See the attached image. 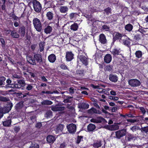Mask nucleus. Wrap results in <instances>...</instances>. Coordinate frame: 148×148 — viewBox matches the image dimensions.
<instances>
[{
    "label": "nucleus",
    "mask_w": 148,
    "mask_h": 148,
    "mask_svg": "<svg viewBox=\"0 0 148 148\" xmlns=\"http://www.w3.org/2000/svg\"><path fill=\"white\" fill-rule=\"evenodd\" d=\"M129 84L132 86L136 87L140 85V82L136 79H131L128 81Z\"/></svg>",
    "instance_id": "obj_3"
},
{
    "label": "nucleus",
    "mask_w": 148,
    "mask_h": 148,
    "mask_svg": "<svg viewBox=\"0 0 148 148\" xmlns=\"http://www.w3.org/2000/svg\"><path fill=\"white\" fill-rule=\"evenodd\" d=\"M11 16L14 20L18 21L19 22L20 18L16 16L14 14H12V16Z\"/></svg>",
    "instance_id": "obj_43"
},
{
    "label": "nucleus",
    "mask_w": 148,
    "mask_h": 148,
    "mask_svg": "<svg viewBox=\"0 0 148 148\" xmlns=\"http://www.w3.org/2000/svg\"><path fill=\"white\" fill-rule=\"evenodd\" d=\"M104 60L106 63H109L112 60V57L109 54L106 55L105 56Z\"/></svg>",
    "instance_id": "obj_15"
},
{
    "label": "nucleus",
    "mask_w": 148,
    "mask_h": 148,
    "mask_svg": "<svg viewBox=\"0 0 148 148\" xmlns=\"http://www.w3.org/2000/svg\"><path fill=\"white\" fill-rule=\"evenodd\" d=\"M61 67L62 69H67V67L64 65H62L61 66Z\"/></svg>",
    "instance_id": "obj_59"
},
{
    "label": "nucleus",
    "mask_w": 148,
    "mask_h": 148,
    "mask_svg": "<svg viewBox=\"0 0 148 148\" xmlns=\"http://www.w3.org/2000/svg\"><path fill=\"white\" fill-rule=\"evenodd\" d=\"M47 16L49 20L52 19L53 17V14L50 12H48L47 14Z\"/></svg>",
    "instance_id": "obj_34"
},
{
    "label": "nucleus",
    "mask_w": 148,
    "mask_h": 148,
    "mask_svg": "<svg viewBox=\"0 0 148 148\" xmlns=\"http://www.w3.org/2000/svg\"><path fill=\"white\" fill-rule=\"evenodd\" d=\"M117 108L116 107H114L112 108V111L113 112H115L117 110Z\"/></svg>",
    "instance_id": "obj_64"
},
{
    "label": "nucleus",
    "mask_w": 148,
    "mask_h": 148,
    "mask_svg": "<svg viewBox=\"0 0 148 148\" xmlns=\"http://www.w3.org/2000/svg\"><path fill=\"white\" fill-rule=\"evenodd\" d=\"M68 132L70 133H73L76 131V126L75 125L72 123L67 126Z\"/></svg>",
    "instance_id": "obj_2"
},
{
    "label": "nucleus",
    "mask_w": 148,
    "mask_h": 148,
    "mask_svg": "<svg viewBox=\"0 0 148 148\" xmlns=\"http://www.w3.org/2000/svg\"><path fill=\"white\" fill-rule=\"evenodd\" d=\"M81 108L84 109H87L89 108V105L84 103H82L81 104Z\"/></svg>",
    "instance_id": "obj_38"
},
{
    "label": "nucleus",
    "mask_w": 148,
    "mask_h": 148,
    "mask_svg": "<svg viewBox=\"0 0 148 148\" xmlns=\"http://www.w3.org/2000/svg\"><path fill=\"white\" fill-rule=\"evenodd\" d=\"M11 35L14 38H18L19 37V35L15 31H13L11 32Z\"/></svg>",
    "instance_id": "obj_27"
},
{
    "label": "nucleus",
    "mask_w": 148,
    "mask_h": 148,
    "mask_svg": "<svg viewBox=\"0 0 148 148\" xmlns=\"http://www.w3.org/2000/svg\"><path fill=\"white\" fill-rule=\"evenodd\" d=\"M127 140L128 141H130L133 139L134 137L130 134H128L126 136Z\"/></svg>",
    "instance_id": "obj_36"
},
{
    "label": "nucleus",
    "mask_w": 148,
    "mask_h": 148,
    "mask_svg": "<svg viewBox=\"0 0 148 148\" xmlns=\"http://www.w3.org/2000/svg\"><path fill=\"white\" fill-rule=\"evenodd\" d=\"M99 41L102 43L105 44L106 42V39L105 35L101 34L99 36Z\"/></svg>",
    "instance_id": "obj_19"
},
{
    "label": "nucleus",
    "mask_w": 148,
    "mask_h": 148,
    "mask_svg": "<svg viewBox=\"0 0 148 148\" xmlns=\"http://www.w3.org/2000/svg\"><path fill=\"white\" fill-rule=\"evenodd\" d=\"M123 39H121L120 42L122 44L128 46L130 44V39L125 35L124 36Z\"/></svg>",
    "instance_id": "obj_6"
},
{
    "label": "nucleus",
    "mask_w": 148,
    "mask_h": 148,
    "mask_svg": "<svg viewBox=\"0 0 148 148\" xmlns=\"http://www.w3.org/2000/svg\"><path fill=\"white\" fill-rule=\"evenodd\" d=\"M41 79L44 82H46L47 81V79L44 76L41 77Z\"/></svg>",
    "instance_id": "obj_61"
},
{
    "label": "nucleus",
    "mask_w": 148,
    "mask_h": 148,
    "mask_svg": "<svg viewBox=\"0 0 148 148\" xmlns=\"http://www.w3.org/2000/svg\"><path fill=\"white\" fill-rule=\"evenodd\" d=\"M127 121L128 122H132V123H134V122H136V120L129 119H127Z\"/></svg>",
    "instance_id": "obj_60"
},
{
    "label": "nucleus",
    "mask_w": 148,
    "mask_h": 148,
    "mask_svg": "<svg viewBox=\"0 0 148 148\" xmlns=\"http://www.w3.org/2000/svg\"><path fill=\"white\" fill-rule=\"evenodd\" d=\"M33 23L35 28L38 32H40L42 29V25L40 20L37 18H34Z\"/></svg>",
    "instance_id": "obj_1"
},
{
    "label": "nucleus",
    "mask_w": 148,
    "mask_h": 148,
    "mask_svg": "<svg viewBox=\"0 0 148 148\" xmlns=\"http://www.w3.org/2000/svg\"><path fill=\"white\" fill-rule=\"evenodd\" d=\"M34 58L38 62H41L42 61V59L41 56L38 54L34 55Z\"/></svg>",
    "instance_id": "obj_22"
},
{
    "label": "nucleus",
    "mask_w": 148,
    "mask_h": 148,
    "mask_svg": "<svg viewBox=\"0 0 148 148\" xmlns=\"http://www.w3.org/2000/svg\"><path fill=\"white\" fill-rule=\"evenodd\" d=\"M52 103L53 102L51 101L48 100H44L41 102V104L42 105H51Z\"/></svg>",
    "instance_id": "obj_30"
},
{
    "label": "nucleus",
    "mask_w": 148,
    "mask_h": 148,
    "mask_svg": "<svg viewBox=\"0 0 148 148\" xmlns=\"http://www.w3.org/2000/svg\"><path fill=\"white\" fill-rule=\"evenodd\" d=\"M17 82H18V83H19V84H25V81L23 79L18 80Z\"/></svg>",
    "instance_id": "obj_49"
},
{
    "label": "nucleus",
    "mask_w": 148,
    "mask_h": 148,
    "mask_svg": "<svg viewBox=\"0 0 148 148\" xmlns=\"http://www.w3.org/2000/svg\"><path fill=\"white\" fill-rule=\"evenodd\" d=\"M39 147V146L38 144L35 142H33L29 148H38Z\"/></svg>",
    "instance_id": "obj_33"
},
{
    "label": "nucleus",
    "mask_w": 148,
    "mask_h": 148,
    "mask_svg": "<svg viewBox=\"0 0 148 148\" xmlns=\"http://www.w3.org/2000/svg\"><path fill=\"white\" fill-rule=\"evenodd\" d=\"M13 77L14 78H19L20 77V76L17 75V74H14L13 75Z\"/></svg>",
    "instance_id": "obj_58"
},
{
    "label": "nucleus",
    "mask_w": 148,
    "mask_h": 148,
    "mask_svg": "<svg viewBox=\"0 0 148 148\" xmlns=\"http://www.w3.org/2000/svg\"><path fill=\"white\" fill-rule=\"evenodd\" d=\"M78 28V26L77 23H74L72 25L70 26V29L71 30L73 31H76L77 30Z\"/></svg>",
    "instance_id": "obj_21"
},
{
    "label": "nucleus",
    "mask_w": 148,
    "mask_h": 148,
    "mask_svg": "<svg viewBox=\"0 0 148 148\" xmlns=\"http://www.w3.org/2000/svg\"><path fill=\"white\" fill-rule=\"evenodd\" d=\"M64 108L63 107H56L52 106L51 108V110L54 111H62L64 110Z\"/></svg>",
    "instance_id": "obj_13"
},
{
    "label": "nucleus",
    "mask_w": 148,
    "mask_h": 148,
    "mask_svg": "<svg viewBox=\"0 0 148 148\" xmlns=\"http://www.w3.org/2000/svg\"><path fill=\"white\" fill-rule=\"evenodd\" d=\"M6 82L9 85H10V86H9L10 87H14L13 86H12V85H11V84H11V81L9 79H8L7 81H6Z\"/></svg>",
    "instance_id": "obj_52"
},
{
    "label": "nucleus",
    "mask_w": 148,
    "mask_h": 148,
    "mask_svg": "<svg viewBox=\"0 0 148 148\" xmlns=\"http://www.w3.org/2000/svg\"><path fill=\"white\" fill-rule=\"evenodd\" d=\"M102 27H103V29H104L106 31H108V30L109 29L108 27L106 25H104Z\"/></svg>",
    "instance_id": "obj_54"
},
{
    "label": "nucleus",
    "mask_w": 148,
    "mask_h": 148,
    "mask_svg": "<svg viewBox=\"0 0 148 148\" xmlns=\"http://www.w3.org/2000/svg\"><path fill=\"white\" fill-rule=\"evenodd\" d=\"M78 59L83 64L86 65L88 64V60L87 58L83 56H79Z\"/></svg>",
    "instance_id": "obj_10"
},
{
    "label": "nucleus",
    "mask_w": 148,
    "mask_h": 148,
    "mask_svg": "<svg viewBox=\"0 0 148 148\" xmlns=\"http://www.w3.org/2000/svg\"><path fill=\"white\" fill-rule=\"evenodd\" d=\"M142 131L145 132L146 133L148 132V126L144 127L141 128Z\"/></svg>",
    "instance_id": "obj_45"
},
{
    "label": "nucleus",
    "mask_w": 148,
    "mask_h": 148,
    "mask_svg": "<svg viewBox=\"0 0 148 148\" xmlns=\"http://www.w3.org/2000/svg\"><path fill=\"white\" fill-rule=\"evenodd\" d=\"M2 36H1V37H0V41L1 43L2 44V45H4V44H5V41L2 38Z\"/></svg>",
    "instance_id": "obj_56"
},
{
    "label": "nucleus",
    "mask_w": 148,
    "mask_h": 148,
    "mask_svg": "<svg viewBox=\"0 0 148 148\" xmlns=\"http://www.w3.org/2000/svg\"><path fill=\"white\" fill-rule=\"evenodd\" d=\"M66 146V145L65 143H63L61 144L60 148H64Z\"/></svg>",
    "instance_id": "obj_57"
},
{
    "label": "nucleus",
    "mask_w": 148,
    "mask_h": 148,
    "mask_svg": "<svg viewBox=\"0 0 148 148\" xmlns=\"http://www.w3.org/2000/svg\"><path fill=\"white\" fill-rule=\"evenodd\" d=\"M33 88V86L31 84H28L26 87V89L28 90H31Z\"/></svg>",
    "instance_id": "obj_44"
},
{
    "label": "nucleus",
    "mask_w": 148,
    "mask_h": 148,
    "mask_svg": "<svg viewBox=\"0 0 148 148\" xmlns=\"http://www.w3.org/2000/svg\"><path fill=\"white\" fill-rule=\"evenodd\" d=\"M121 51L120 49L115 48L112 50V52L114 55H118L119 54Z\"/></svg>",
    "instance_id": "obj_24"
},
{
    "label": "nucleus",
    "mask_w": 148,
    "mask_h": 148,
    "mask_svg": "<svg viewBox=\"0 0 148 148\" xmlns=\"http://www.w3.org/2000/svg\"><path fill=\"white\" fill-rule=\"evenodd\" d=\"M52 113L51 111H48L45 114V116L46 117H50L52 115Z\"/></svg>",
    "instance_id": "obj_40"
},
{
    "label": "nucleus",
    "mask_w": 148,
    "mask_h": 148,
    "mask_svg": "<svg viewBox=\"0 0 148 148\" xmlns=\"http://www.w3.org/2000/svg\"><path fill=\"white\" fill-rule=\"evenodd\" d=\"M69 91L70 93L71 94H73L74 92V90L73 88L71 87L69 88Z\"/></svg>",
    "instance_id": "obj_51"
},
{
    "label": "nucleus",
    "mask_w": 148,
    "mask_h": 148,
    "mask_svg": "<svg viewBox=\"0 0 148 148\" xmlns=\"http://www.w3.org/2000/svg\"><path fill=\"white\" fill-rule=\"evenodd\" d=\"M52 28L50 25H47L44 29V32L46 34H50L52 31Z\"/></svg>",
    "instance_id": "obj_18"
},
{
    "label": "nucleus",
    "mask_w": 148,
    "mask_h": 148,
    "mask_svg": "<svg viewBox=\"0 0 148 148\" xmlns=\"http://www.w3.org/2000/svg\"><path fill=\"white\" fill-rule=\"evenodd\" d=\"M32 3L34 9H41V5L39 1L34 0L33 1Z\"/></svg>",
    "instance_id": "obj_8"
},
{
    "label": "nucleus",
    "mask_w": 148,
    "mask_h": 148,
    "mask_svg": "<svg viewBox=\"0 0 148 148\" xmlns=\"http://www.w3.org/2000/svg\"><path fill=\"white\" fill-rule=\"evenodd\" d=\"M11 109V108L5 107L2 108L0 106V113L3 115L4 113H7L9 112Z\"/></svg>",
    "instance_id": "obj_11"
},
{
    "label": "nucleus",
    "mask_w": 148,
    "mask_h": 148,
    "mask_svg": "<svg viewBox=\"0 0 148 148\" xmlns=\"http://www.w3.org/2000/svg\"><path fill=\"white\" fill-rule=\"evenodd\" d=\"M47 140L48 142L53 143L55 141V138L53 136L49 135L47 137Z\"/></svg>",
    "instance_id": "obj_17"
},
{
    "label": "nucleus",
    "mask_w": 148,
    "mask_h": 148,
    "mask_svg": "<svg viewBox=\"0 0 148 148\" xmlns=\"http://www.w3.org/2000/svg\"><path fill=\"white\" fill-rule=\"evenodd\" d=\"M27 61L30 64L33 65H36L35 60L33 59L32 57L28 56L27 57Z\"/></svg>",
    "instance_id": "obj_23"
},
{
    "label": "nucleus",
    "mask_w": 148,
    "mask_h": 148,
    "mask_svg": "<svg viewBox=\"0 0 148 148\" xmlns=\"http://www.w3.org/2000/svg\"><path fill=\"white\" fill-rule=\"evenodd\" d=\"M22 86L21 84H19V83H18L17 84H15L14 85H13V86L15 88H20Z\"/></svg>",
    "instance_id": "obj_48"
},
{
    "label": "nucleus",
    "mask_w": 148,
    "mask_h": 148,
    "mask_svg": "<svg viewBox=\"0 0 148 148\" xmlns=\"http://www.w3.org/2000/svg\"><path fill=\"white\" fill-rule=\"evenodd\" d=\"M126 133L125 130H123L117 131L115 132L116 138L120 139L121 137L125 135Z\"/></svg>",
    "instance_id": "obj_4"
},
{
    "label": "nucleus",
    "mask_w": 148,
    "mask_h": 148,
    "mask_svg": "<svg viewBox=\"0 0 148 148\" xmlns=\"http://www.w3.org/2000/svg\"><path fill=\"white\" fill-rule=\"evenodd\" d=\"M109 98L110 99L113 100L114 101H117L119 99L118 97L113 96H110Z\"/></svg>",
    "instance_id": "obj_46"
},
{
    "label": "nucleus",
    "mask_w": 148,
    "mask_h": 148,
    "mask_svg": "<svg viewBox=\"0 0 148 148\" xmlns=\"http://www.w3.org/2000/svg\"><path fill=\"white\" fill-rule=\"evenodd\" d=\"M92 122L96 123H106L107 121L103 118L101 117H97L96 119H91Z\"/></svg>",
    "instance_id": "obj_5"
},
{
    "label": "nucleus",
    "mask_w": 148,
    "mask_h": 148,
    "mask_svg": "<svg viewBox=\"0 0 148 148\" xmlns=\"http://www.w3.org/2000/svg\"><path fill=\"white\" fill-rule=\"evenodd\" d=\"M11 121L10 119L6 120L3 122V125L5 127L10 126L11 125Z\"/></svg>",
    "instance_id": "obj_26"
},
{
    "label": "nucleus",
    "mask_w": 148,
    "mask_h": 148,
    "mask_svg": "<svg viewBox=\"0 0 148 148\" xmlns=\"http://www.w3.org/2000/svg\"><path fill=\"white\" fill-rule=\"evenodd\" d=\"M36 126L37 127L40 128L41 126V124L39 123H38L36 125Z\"/></svg>",
    "instance_id": "obj_63"
},
{
    "label": "nucleus",
    "mask_w": 148,
    "mask_h": 148,
    "mask_svg": "<svg viewBox=\"0 0 148 148\" xmlns=\"http://www.w3.org/2000/svg\"><path fill=\"white\" fill-rule=\"evenodd\" d=\"M125 28L127 30L130 31L132 30L133 26L132 25L129 24L126 25Z\"/></svg>",
    "instance_id": "obj_32"
},
{
    "label": "nucleus",
    "mask_w": 148,
    "mask_h": 148,
    "mask_svg": "<svg viewBox=\"0 0 148 148\" xmlns=\"http://www.w3.org/2000/svg\"><path fill=\"white\" fill-rule=\"evenodd\" d=\"M125 35L123 34H121L119 32L116 33L113 39L114 40L119 39V42L121 39H123L124 36H125Z\"/></svg>",
    "instance_id": "obj_12"
},
{
    "label": "nucleus",
    "mask_w": 148,
    "mask_h": 148,
    "mask_svg": "<svg viewBox=\"0 0 148 148\" xmlns=\"http://www.w3.org/2000/svg\"><path fill=\"white\" fill-rule=\"evenodd\" d=\"M77 74L79 75L82 76L83 74V71L82 70H78L77 71Z\"/></svg>",
    "instance_id": "obj_47"
},
{
    "label": "nucleus",
    "mask_w": 148,
    "mask_h": 148,
    "mask_svg": "<svg viewBox=\"0 0 148 148\" xmlns=\"http://www.w3.org/2000/svg\"><path fill=\"white\" fill-rule=\"evenodd\" d=\"M93 87L95 88H97V91L100 93H105L106 90L101 88H99V87L96 86H94Z\"/></svg>",
    "instance_id": "obj_25"
},
{
    "label": "nucleus",
    "mask_w": 148,
    "mask_h": 148,
    "mask_svg": "<svg viewBox=\"0 0 148 148\" xmlns=\"http://www.w3.org/2000/svg\"><path fill=\"white\" fill-rule=\"evenodd\" d=\"M9 99L8 98L4 97H0V100L4 101H8Z\"/></svg>",
    "instance_id": "obj_42"
},
{
    "label": "nucleus",
    "mask_w": 148,
    "mask_h": 148,
    "mask_svg": "<svg viewBox=\"0 0 148 148\" xmlns=\"http://www.w3.org/2000/svg\"><path fill=\"white\" fill-rule=\"evenodd\" d=\"M64 127V125L62 124H60L58 125L55 129V131L56 133L59 132H61L63 130Z\"/></svg>",
    "instance_id": "obj_14"
},
{
    "label": "nucleus",
    "mask_w": 148,
    "mask_h": 148,
    "mask_svg": "<svg viewBox=\"0 0 148 148\" xmlns=\"http://www.w3.org/2000/svg\"><path fill=\"white\" fill-rule=\"evenodd\" d=\"M5 79V78L4 77H1L0 78V86L3 84Z\"/></svg>",
    "instance_id": "obj_41"
},
{
    "label": "nucleus",
    "mask_w": 148,
    "mask_h": 148,
    "mask_svg": "<svg viewBox=\"0 0 148 148\" xmlns=\"http://www.w3.org/2000/svg\"><path fill=\"white\" fill-rule=\"evenodd\" d=\"M74 54L71 51H67L66 53V58L67 61H70L74 58Z\"/></svg>",
    "instance_id": "obj_7"
},
{
    "label": "nucleus",
    "mask_w": 148,
    "mask_h": 148,
    "mask_svg": "<svg viewBox=\"0 0 148 148\" xmlns=\"http://www.w3.org/2000/svg\"><path fill=\"white\" fill-rule=\"evenodd\" d=\"M140 110L143 114H144L146 112V110L145 108L143 107H140Z\"/></svg>",
    "instance_id": "obj_53"
},
{
    "label": "nucleus",
    "mask_w": 148,
    "mask_h": 148,
    "mask_svg": "<svg viewBox=\"0 0 148 148\" xmlns=\"http://www.w3.org/2000/svg\"><path fill=\"white\" fill-rule=\"evenodd\" d=\"M101 144L100 141H98L94 143L93 147L95 148H98L101 146Z\"/></svg>",
    "instance_id": "obj_29"
},
{
    "label": "nucleus",
    "mask_w": 148,
    "mask_h": 148,
    "mask_svg": "<svg viewBox=\"0 0 148 148\" xmlns=\"http://www.w3.org/2000/svg\"><path fill=\"white\" fill-rule=\"evenodd\" d=\"M44 43L43 42H41L39 44V47L40 51H43L44 50Z\"/></svg>",
    "instance_id": "obj_39"
},
{
    "label": "nucleus",
    "mask_w": 148,
    "mask_h": 148,
    "mask_svg": "<svg viewBox=\"0 0 148 148\" xmlns=\"http://www.w3.org/2000/svg\"><path fill=\"white\" fill-rule=\"evenodd\" d=\"M131 129L133 131H136V130L137 129V127L136 126H134L132 127Z\"/></svg>",
    "instance_id": "obj_62"
},
{
    "label": "nucleus",
    "mask_w": 148,
    "mask_h": 148,
    "mask_svg": "<svg viewBox=\"0 0 148 148\" xmlns=\"http://www.w3.org/2000/svg\"><path fill=\"white\" fill-rule=\"evenodd\" d=\"M95 126L92 123L90 124L87 126L88 130L89 132L93 131L95 128Z\"/></svg>",
    "instance_id": "obj_20"
},
{
    "label": "nucleus",
    "mask_w": 148,
    "mask_h": 148,
    "mask_svg": "<svg viewBox=\"0 0 148 148\" xmlns=\"http://www.w3.org/2000/svg\"><path fill=\"white\" fill-rule=\"evenodd\" d=\"M135 55L136 57L138 58H140L142 57V53L141 51L139 50L136 51Z\"/></svg>",
    "instance_id": "obj_31"
},
{
    "label": "nucleus",
    "mask_w": 148,
    "mask_h": 148,
    "mask_svg": "<svg viewBox=\"0 0 148 148\" xmlns=\"http://www.w3.org/2000/svg\"><path fill=\"white\" fill-rule=\"evenodd\" d=\"M48 59L50 62L53 63L56 60V56L54 54H51L48 56Z\"/></svg>",
    "instance_id": "obj_16"
},
{
    "label": "nucleus",
    "mask_w": 148,
    "mask_h": 148,
    "mask_svg": "<svg viewBox=\"0 0 148 148\" xmlns=\"http://www.w3.org/2000/svg\"><path fill=\"white\" fill-rule=\"evenodd\" d=\"M90 111L95 113L100 114L101 112L99 110H97L94 108H92L90 109Z\"/></svg>",
    "instance_id": "obj_37"
},
{
    "label": "nucleus",
    "mask_w": 148,
    "mask_h": 148,
    "mask_svg": "<svg viewBox=\"0 0 148 148\" xmlns=\"http://www.w3.org/2000/svg\"><path fill=\"white\" fill-rule=\"evenodd\" d=\"M110 93L112 95L115 96L116 95V92L112 90H111V91H110Z\"/></svg>",
    "instance_id": "obj_50"
},
{
    "label": "nucleus",
    "mask_w": 148,
    "mask_h": 148,
    "mask_svg": "<svg viewBox=\"0 0 148 148\" xmlns=\"http://www.w3.org/2000/svg\"><path fill=\"white\" fill-rule=\"evenodd\" d=\"M82 138V137L81 136H78L77 140V143H80V140Z\"/></svg>",
    "instance_id": "obj_55"
},
{
    "label": "nucleus",
    "mask_w": 148,
    "mask_h": 148,
    "mask_svg": "<svg viewBox=\"0 0 148 148\" xmlns=\"http://www.w3.org/2000/svg\"><path fill=\"white\" fill-rule=\"evenodd\" d=\"M109 79L111 81L116 82L117 81L118 78L116 75L110 74L109 76Z\"/></svg>",
    "instance_id": "obj_9"
},
{
    "label": "nucleus",
    "mask_w": 148,
    "mask_h": 148,
    "mask_svg": "<svg viewBox=\"0 0 148 148\" xmlns=\"http://www.w3.org/2000/svg\"><path fill=\"white\" fill-rule=\"evenodd\" d=\"M20 34L22 36H24L25 34V28L22 27L20 29Z\"/></svg>",
    "instance_id": "obj_35"
},
{
    "label": "nucleus",
    "mask_w": 148,
    "mask_h": 148,
    "mask_svg": "<svg viewBox=\"0 0 148 148\" xmlns=\"http://www.w3.org/2000/svg\"><path fill=\"white\" fill-rule=\"evenodd\" d=\"M110 128H109V130H116L119 129V127L117 125H110Z\"/></svg>",
    "instance_id": "obj_28"
}]
</instances>
